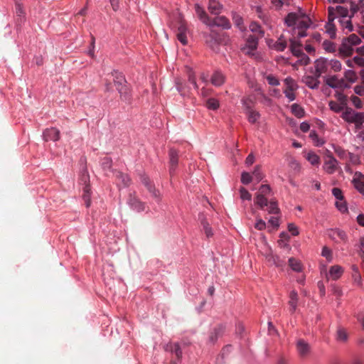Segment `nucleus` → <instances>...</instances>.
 Returning a JSON list of instances; mask_svg holds the SVG:
<instances>
[{
	"instance_id": "6e6552de",
	"label": "nucleus",
	"mask_w": 364,
	"mask_h": 364,
	"mask_svg": "<svg viewBox=\"0 0 364 364\" xmlns=\"http://www.w3.org/2000/svg\"><path fill=\"white\" fill-rule=\"evenodd\" d=\"M127 203L132 210L138 213L145 210V204L134 193H129Z\"/></svg>"
},
{
	"instance_id": "b1692460",
	"label": "nucleus",
	"mask_w": 364,
	"mask_h": 364,
	"mask_svg": "<svg viewBox=\"0 0 364 364\" xmlns=\"http://www.w3.org/2000/svg\"><path fill=\"white\" fill-rule=\"evenodd\" d=\"M142 183L147 188L148 191L152 194V196L158 198L159 196V191L156 190L154 185L151 184L149 178L146 176L141 177Z\"/></svg>"
},
{
	"instance_id": "f3484780",
	"label": "nucleus",
	"mask_w": 364,
	"mask_h": 364,
	"mask_svg": "<svg viewBox=\"0 0 364 364\" xmlns=\"http://www.w3.org/2000/svg\"><path fill=\"white\" fill-rule=\"evenodd\" d=\"M338 53L343 57L350 56L353 53V46L343 38L338 48Z\"/></svg>"
},
{
	"instance_id": "864d4df0",
	"label": "nucleus",
	"mask_w": 364,
	"mask_h": 364,
	"mask_svg": "<svg viewBox=\"0 0 364 364\" xmlns=\"http://www.w3.org/2000/svg\"><path fill=\"white\" fill-rule=\"evenodd\" d=\"M250 29L251 31L254 33H258V38L263 36L264 32L261 31L260 26L256 23H252L250 25Z\"/></svg>"
},
{
	"instance_id": "9b49d317",
	"label": "nucleus",
	"mask_w": 364,
	"mask_h": 364,
	"mask_svg": "<svg viewBox=\"0 0 364 364\" xmlns=\"http://www.w3.org/2000/svg\"><path fill=\"white\" fill-rule=\"evenodd\" d=\"M327 85L332 88H348L349 85L346 84L343 79H338L337 76H330L325 79Z\"/></svg>"
},
{
	"instance_id": "bb28decb",
	"label": "nucleus",
	"mask_w": 364,
	"mask_h": 364,
	"mask_svg": "<svg viewBox=\"0 0 364 364\" xmlns=\"http://www.w3.org/2000/svg\"><path fill=\"white\" fill-rule=\"evenodd\" d=\"M289 265L290 268L296 272H301L303 270V264L301 262L294 257H290L289 259Z\"/></svg>"
},
{
	"instance_id": "c85d7f7f",
	"label": "nucleus",
	"mask_w": 364,
	"mask_h": 364,
	"mask_svg": "<svg viewBox=\"0 0 364 364\" xmlns=\"http://www.w3.org/2000/svg\"><path fill=\"white\" fill-rule=\"evenodd\" d=\"M269 46L271 45L269 44ZM287 46V43L286 39L283 36H281L277 42L274 43L272 47L277 51H283Z\"/></svg>"
},
{
	"instance_id": "7c9ffc66",
	"label": "nucleus",
	"mask_w": 364,
	"mask_h": 364,
	"mask_svg": "<svg viewBox=\"0 0 364 364\" xmlns=\"http://www.w3.org/2000/svg\"><path fill=\"white\" fill-rule=\"evenodd\" d=\"M247 114L248 115V121L252 124L256 123L260 117V114L258 112L252 109L247 110Z\"/></svg>"
},
{
	"instance_id": "393cba45",
	"label": "nucleus",
	"mask_w": 364,
	"mask_h": 364,
	"mask_svg": "<svg viewBox=\"0 0 364 364\" xmlns=\"http://www.w3.org/2000/svg\"><path fill=\"white\" fill-rule=\"evenodd\" d=\"M299 301L298 294L296 291L293 290L290 292L289 305L290 306V311L294 313Z\"/></svg>"
},
{
	"instance_id": "de8ad7c7",
	"label": "nucleus",
	"mask_w": 364,
	"mask_h": 364,
	"mask_svg": "<svg viewBox=\"0 0 364 364\" xmlns=\"http://www.w3.org/2000/svg\"><path fill=\"white\" fill-rule=\"evenodd\" d=\"M329 65H330L331 69L334 72H338V71L341 70V69H342L341 63L338 60H336V59L331 60L329 62Z\"/></svg>"
},
{
	"instance_id": "a18cd8bd",
	"label": "nucleus",
	"mask_w": 364,
	"mask_h": 364,
	"mask_svg": "<svg viewBox=\"0 0 364 364\" xmlns=\"http://www.w3.org/2000/svg\"><path fill=\"white\" fill-rule=\"evenodd\" d=\"M220 336V330L218 328L213 329L209 335L208 339L209 341L212 343H214L218 337Z\"/></svg>"
},
{
	"instance_id": "412c9836",
	"label": "nucleus",
	"mask_w": 364,
	"mask_h": 364,
	"mask_svg": "<svg viewBox=\"0 0 364 364\" xmlns=\"http://www.w3.org/2000/svg\"><path fill=\"white\" fill-rule=\"evenodd\" d=\"M296 349L301 357L306 356L310 352L309 345L304 340H299L296 342Z\"/></svg>"
},
{
	"instance_id": "7ed1b4c3",
	"label": "nucleus",
	"mask_w": 364,
	"mask_h": 364,
	"mask_svg": "<svg viewBox=\"0 0 364 364\" xmlns=\"http://www.w3.org/2000/svg\"><path fill=\"white\" fill-rule=\"evenodd\" d=\"M196 13L199 18L206 25L209 26H221L224 28H230V23L226 18L224 16L216 17L213 19H210L207 16L206 13L199 6H196Z\"/></svg>"
},
{
	"instance_id": "680f3d73",
	"label": "nucleus",
	"mask_w": 364,
	"mask_h": 364,
	"mask_svg": "<svg viewBox=\"0 0 364 364\" xmlns=\"http://www.w3.org/2000/svg\"><path fill=\"white\" fill-rule=\"evenodd\" d=\"M255 228L258 230H262L266 228V223L261 218H257L255 224Z\"/></svg>"
},
{
	"instance_id": "13d9d810",
	"label": "nucleus",
	"mask_w": 364,
	"mask_h": 364,
	"mask_svg": "<svg viewBox=\"0 0 364 364\" xmlns=\"http://www.w3.org/2000/svg\"><path fill=\"white\" fill-rule=\"evenodd\" d=\"M242 105L247 111L252 109L251 107L253 105V100L250 97L244 98L242 100Z\"/></svg>"
},
{
	"instance_id": "4be33fe9",
	"label": "nucleus",
	"mask_w": 364,
	"mask_h": 364,
	"mask_svg": "<svg viewBox=\"0 0 364 364\" xmlns=\"http://www.w3.org/2000/svg\"><path fill=\"white\" fill-rule=\"evenodd\" d=\"M343 273V269L339 265H333L331 267L328 272L329 279L337 280Z\"/></svg>"
},
{
	"instance_id": "6ab92c4d",
	"label": "nucleus",
	"mask_w": 364,
	"mask_h": 364,
	"mask_svg": "<svg viewBox=\"0 0 364 364\" xmlns=\"http://www.w3.org/2000/svg\"><path fill=\"white\" fill-rule=\"evenodd\" d=\"M355 188L364 195V175L360 173H355L353 179Z\"/></svg>"
},
{
	"instance_id": "0eeeda50",
	"label": "nucleus",
	"mask_w": 364,
	"mask_h": 364,
	"mask_svg": "<svg viewBox=\"0 0 364 364\" xmlns=\"http://www.w3.org/2000/svg\"><path fill=\"white\" fill-rule=\"evenodd\" d=\"M271 193V188L269 185H262L255 195V203L260 208L267 206L268 200L266 198L267 196Z\"/></svg>"
},
{
	"instance_id": "423d86ee",
	"label": "nucleus",
	"mask_w": 364,
	"mask_h": 364,
	"mask_svg": "<svg viewBox=\"0 0 364 364\" xmlns=\"http://www.w3.org/2000/svg\"><path fill=\"white\" fill-rule=\"evenodd\" d=\"M290 50L292 54L299 58L298 63L302 65H306L310 63V58L302 50V44L295 38H289Z\"/></svg>"
},
{
	"instance_id": "f257e3e1",
	"label": "nucleus",
	"mask_w": 364,
	"mask_h": 364,
	"mask_svg": "<svg viewBox=\"0 0 364 364\" xmlns=\"http://www.w3.org/2000/svg\"><path fill=\"white\" fill-rule=\"evenodd\" d=\"M204 38L207 46L215 53L220 52V46L226 45L228 42L227 36L213 31H211L208 34L205 33Z\"/></svg>"
},
{
	"instance_id": "a19ab883",
	"label": "nucleus",
	"mask_w": 364,
	"mask_h": 364,
	"mask_svg": "<svg viewBox=\"0 0 364 364\" xmlns=\"http://www.w3.org/2000/svg\"><path fill=\"white\" fill-rule=\"evenodd\" d=\"M337 339L340 341L345 342L348 339V333L343 328H339L337 330Z\"/></svg>"
},
{
	"instance_id": "cd10ccee",
	"label": "nucleus",
	"mask_w": 364,
	"mask_h": 364,
	"mask_svg": "<svg viewBox=\"0 0 364 364\" xmlns=\"http://www.w3.org/2000/svg\"><path fill=\"white\" fill-rule=\"evenodd\" d=\"M200 223L203 227V230L204 231L205 236L208 238L212 237L214 235L213 230L212 228L210 226L206 218H205L204 217H202L200 218Z\"/></svg>"
},
{
	"instance_id": "09e8293b",
	"label": "nucleus",
	"mask_w": 364,
	"mask_h": 364,
	"mask_svg": "<svg viewBox=\"0 0 364 364\" xmlns=\"http://www.w3.org/2000/svg\"><path fill=\"white\" fill-rule=\"evenodd\" d=\"M352 105L357 109H361L363 107V102L361 100L355 95H352L350 97Z\"/></svg>"
},
{
	"instance_id": "69168bd1",
	"label": "nucleus",
	"mask_w": 364,
	"mask_h": 364,
	"mask_svg": "<svg viewBox=\"0 0 364 364\" xmlns=\"http://www.w3.org/2000/svg\"><path fill=\"white\" fill-rule=\"evenodd\" d=\"M332 193L333 195L334 196V197L338 199V200H341V199H343V193H342V191L340 188H333L332 189Z\"/></svg>"
},
{
	"instance_id": "4c0bfd02",
	"label": "nucleus",
	"mask_w": 364,
	"mask_h": 364,
	"mask_svg": "<svg viewBox=\"0 0 364 364\" xmlns=\"http://www.w3.org/2000/svg\"><path fill=\"white\" fill-rule=\"evenodd\" d=\"M268 213L270 214H277L279 212L277 203L275 200L268 202Z\"/></svg>"
},
{
	"instance_id": "338daca9",
	"label": "nucleus",
	"mask_w": 364,
	"mask_h": 364,
	"mask_svg": "<svg viewBox=\"0 0 364 364\" xmlns=\"http://www.w3.org/2000/svg\"><path fill=\"white\" fill-rule=\"evenodd\" d=\"M288 230L294 235L296 236L299 235V232L298 228L293 223H289L288 225Z\"/></svg>"
},
{
	"instance_id": "a211bd4d",
	"label": "nucleus",
	"mask_w": 364,
	"mask_h": 364,
	"mask_svg": "<svg viewBox=\"0 0 364 364\" xmlns=\"http://www.w3.org/2000/svg\"><path fill=\"white\" fill-rule=\"evenodd\" d=\"M169 157H170V175L172 176L174 173V171L177 167L178 162V152L173 149H171L169 151Z\"/></svg>"
},
{
	"instance_id": "4468645a",
	"label": "nucleus",
	"mask_w": 364,
	"mask_h": 364,
	"mask_svg": "<svg viewBox=\"0 0 364 364\" xmlns=\"http://www.w3.org/2000/svg\"><path fill=\"white\" fill-rule=\"evenodd\" d=\"M329 237L336 242H345L347 240L346 234L344 231L339 229H333L329 230Z\"/></svg>"
},
{
	"instance_id": "5701e85b",
	"label": "nucleus",
	"mask_w": 364,
	"mask_h": 364,
	"mask_svg": "<svg viewBox=\"0 0 364 364\" xmlns=\"http://www.w3.org/2000/svg\"><path fill=\"white\" fill-rule=\"evenodd\" d=\"M225 77L224 75L220 72H215L210 77L212 85L216 87L221 86L225 82Z\"/></svg>"
},
{
	"instance_id": "ddd939ff",
	"label": "nucleus",
	"mask_w": 364,
	"mask_h": 364,
	"mask_svg": "<svg viewBox=\"0 0 364 364\" xmlns=\"http://www.w3.org/2000/svg\"><path fill=\"white\" fill-rule=\"evenodd\" d=\"M315 71L314 72L316 77H321V74L326 73L328 68V62L325 58L317 59L314 63Z\"/></svg>"
},
{
	"instance_id": "58836bf2",
	"label": "nucleus",
	"mask_w": 364,
	"mask_h": 364,
	"mask_svg": "<svg viewBox=\"0 0 364 364\" xmlns=\"http://www.w3.org/2000/svg\"><path fill=\"white\" fill-rule=\"evenodd\" d=\"M306 159L312 164V165H318L319 162H320V159H319V156L313 153V152H309L308 153L307 156H306Z\"/></svg>"
},
{
	"instance_id": "37998d69",
	"label": "nucleus",
	"mask_w": 364,
	"mask_h": 364,
	"mask_svg": "<svg viewBox=\"0 0 364 364\" xmlns=\"http://www.w3.org/2000/svg\"><path fill=\"white\" fill-rule=\"evenodd\" d=\"M323 48L325 50L333 53L336 51V45L329 41H324L323 43Z\"/></svg>"
},
{
	"instance_id": "473e14b6",
	"label": "nucleus",
	"mask_w": 364,
	"mask_h": 364,
	"mask_svg": "<svg viewBox=\"0 0 364 364\" xmlns=\"http://www.w3.org/2000/svg\"><path fill=\"white\" fill-rule=\"evenodd\" d=\"M206 106L209 109L216 110L220 106L219 101L215 98H209L206 101Z\"/></svg>"
},
{
	"instance_id": "79ce46f5",
	"label": "nucleus",
	"mask_w": 364,
	"mask_h": 364,
	"mask_svg": "<svg viewBox=\"0 0 364 364\" xmlns=\"http://www.w3.org/2000/svg\"><path fill=\"white\" fill-rule=\"evenodd\" d=\"M309 137L313 140L314 143L317 146H320L324 144V141L318 138V136L315 131L311 132Z\"/></svg>"
},
{
	"instance_id": "e433bc0d",
	"label": "nucleus",
	"mask_w": 364,
	"mask_h": 364,
	"mask_svg": "<svg viewBox=\"0 0 364 364\" xmlns=\"http://www.w3.org/2000/svg\"><path fill=\"white\" fill-rule=\"evenodd\" d=\"M329 107L332 111L338 113L341 112L344 109V107L346 108V106L334 101H330Z\"/></svg>"
},
{
	"instance_id": "f03ea898",
	"label": "nucleus",
	"mask_w": 364,
	"mask_h": 364,
	"mask_svg": "<svg viewBox=\"0 0 364 364\" xmlns=\"http://www.w3.org/2000/svg\"><path fill=\"white\" fill-rule=\"evenodd\" d=\"M288 26H296V29H307L311 24L310 18L304 14L290 13L285 18Z\"/></svg>"
},
{
	"instance_id": "f8f14e48",
	"label": "nucleus",
	"mask_w": 364,
	"mask_h": 364,
	"mask_svg": "<svg viewBox=\"0 0 364 364\" xmlns=\"http://www.w3.org/2000/svg\"><path fill=\"white\" fill-rule=\"evenodd\" d=\"M337 160L331 154H328L323 164L325 171L328 174H332L337 169Z\"/></svg>"
},
{
	"instance_id": "a878e982",
	"label": "nucleus",
	"mask_w": 364,
	"mask_h": 364,
	"mask_svg": "<svg viewBox=\"0 0 364 364\" xmlns=\"http://www.w3.org/2000/svg\"><path fill=\"white\" fill-rule=\"evenodd\" d=\"M222 7V5L217 0H209L208 10L212 14H219Z\"/></svg>"
},
{
	"instance_id": "aec40b11",
	"label": "nucleus",
	"mask_w": 364,
	"mask_h": 364,
	"mask_svg": "<svg viewBox=\"0 0 364 364\" xmlns=\"http://www.w3.org/2000/svg\"><path fill=\"white\" fill-rule=\"evenodd\" d=\"M114 176L118 186H122L124 187L129 186L131 179L127 174L116 171L114 172Z\"/></svg>"
},
{
	"instance_id": "1a4fd4ad",
	"label": "nucleus",
	"mask_w": 364,
	"mask_h": 364,
	"mask_svg": "<svg viewBox=\"0 0 364 364\" xmlns=\"http://www.w3.org/2000/svg\"><path fill=\"white\" fill-rule=\"evenodd\" d=\"M257 38L258 37L252 36L247 38L245 46L242 48L245 54L249 55H255V51L256 50L258 44Z\"/></svg>"
},
{
	"instance_id": "72a5a7b5",
	"label": "nucleus",
	"mask_w": 364,
	"mask_h": 364,
	"mask_svg": "<svg viewBox=\"0 0 364 364\" xmlns=\"http://www.w3.org/2000/svg\"><path fill=\"white\" fill-rule=\"evenodd\" d=\"M291 112L296 117L299 118L302 117L304 114L303 108L297 104H294L291 105Z\"/></svg>"
},
{
	"instance_id": "3c124183",
	"label": "nucleus",
	"mask_w": 364,
	"mask_h": 364,
	"mask_svg": "<svg viewBox=\"0 0 364 364\" xmlns=\"http://www.w3.org/2000/svg\"><path fill=\"white\" fill-rule=\"evenodd\" d=\"M336 206L341 213H346L348 210L346 203L343 198L338 200L336 203Z\"/></svg>"
},
{
	"instance_id": "603ef678",
	"label": "nucleus",
	"mask_w": 364,
	"mask_h": 364,
	"mask_svg": "<svg viewBox=\"0 0 364 364\" xmlns=\"http://www.w3.org/2000/svg\"><path fill=\"white\" fill-rule=\"evenodd\" d=\"M252 175H253V177L255 178V179L257 181V182H259L260 181L262 180L263 178V174L260 170V168L259 166H257L253 172H252Z\"/></svg>"
},
{
	"instance_id": "2f4dec72",
	"label": "nucleus",
	"mask_w": 364,
	"mask_h": 364,
	"mask_svg": "<svg viewBox=\"0 0 364 364\" xmlns=\"http://www.w3.org/2000/svg\"><path fill=\"white\" fill-rule=\"evenodd\" d=\"M344 77L349 82H351V83L355 82L357 80V79H358V77H357V75H356L355 72L353 71V70H346L344 73Z\"/></svg>"
},
{
	"instance_id": "e2e57ef3",
	"label": "nucleus",
	"mask_w": 364,
	"mask_h": 364,
	"mask_svg": "<svg viewBox=\"0 0 364 364\" xmlns=\"http://www.w3.org/2000/svg\"><path fill=\"white\" fill-rule=\"evenodd\" d=\"M336 14H338L339 15H341L343 17H346L348 14V9L346 8L343 7V6H338L336 8Z\"/></svg>"
},
{
	"instance_id": "052dcab7",
	"label": "nucleus",
	"mask_w": 364,
	"mask_h": 364,
	"mask_svg": "<svg viewBox=\"0 0 364 364\" xmlns=\"http://www.w3.org/2000/svg\"><path fill=\"white\" fill-rule=\"evenodd\" d=\"M186 70H187L188 75L189 82L193 84L194 88H196L197 85H196V80H195V76H194L191 69L190 68L187 67Z\"/></svg>"
},
{
	"instance_id": "c756f323",
	"label": "nucleus",
	"mask_w": 364,
	"mask_h": 364,
	"mask_svg": "<svg viewBox=\"0 0 364 364\" xmlns=\"http://www.w3.org/2000/svg\"><path fill=\"white\" fill-rule=\"evenodd\" d=\"M306 29H296V28H293L291 31V37L290 38H295L300 41L299 39L306 36Z\"/></svg>"
},
{
	"instance_id": "5fc2aeb1",
	"label": "nucleus",
	"mask_w": 364,
	"mask_h": 364,
	"mask_svg": "<svg viewBox=\"0 0 364 364\" xmlns=\"http://www.w3.org/2000/svg\"><path fill=\"white\" fill-rule=\"evenodd\" d=\"M321 255L326 257L328 262H331L333 259L332 251L326 246L322 249Z\"/></svg>"
},
{
	"instance_id": "dca6fc26",
	"label": "nucleus",
	"mask_w": 364,
	"mask_h": 364,
	"mask_svg": "<svg viewBox=\"0 0 364 364\" xmlns=\"http://www.w3.org/2000/svg\"><path fill=\"white\" fill-rule=\"evenodd\" d=\"M43 139L45 141H56L60 139V131L56 128L46 129L43 132Z\"/></svg>"
},
{
	"instance_id": "2eb2a0df",
	"label": "nucleus",
	"mask_w": 364,
	"mask_h": 364,
	"mask_svg": "<svg viewBox=\"0 0 364 364\" xmlns=\"http://www.w3.org/2000/svg\"><path fill=\"white\" fill-rule=\"evenodd\" d=\"M320 77H316L314 73V75H304L302 77V82L311 89H317L319 86L320 81L318 80Z\"/></svg>"
},
{
	"instance_id": "39448f33",
	"label": "nucleus",
	"mask_w": 364,
	"mask_h": 364,
	"mask_svg": "<svg viewBox=\"0 0 364 364\" xmlns=\"http://www.w3.org/2000/svg\"><path fill=\"white\" fill-rule=\"evenodd\" d=\"M341 117L348 123H353L356 129H360L364 123V113L355 112L348 107H346Z\"/></svg>"
},
{
	"instance_id": "c03bdc74",
	"label": "nucleus",
	"mask_w": 364,
	"mask_h": 364,
	"mask_svg": "<svg viewBox=\"0 0 364 364\" xmlns=\"http://www.w3.org/2000/svg\"><path fill=\"white\" fill-rule=\"evenodd\" d=\"M326 32L329 34L331 38H335L336 36V28L333 23V21H328L326 25Z\"/></svg>"
},
{
	"instance_id": "20e7f679",
	"label": "nucleus",
	"mask_w": 364,
	"mask_h": 364,
	"mask_svg": "<svg viewBox=\"0 0 364 364\" xmlns=\"http://www.w3.org/2000/svg\"><path fill=\"white\" fill-rule=\"evenodd\" d=\"M112 75L114 77V83L119 93L121 100L129 101L130 100L129 89L127 85L125 77L117 71H113Z\"/></svg>"
},
{
	"instance_id": "774afa93",
	"label": "nucleus",
	"mask_w": 364,
	"mask_h": 364,
	"mask_svg": "<svg viewBox=\"0 0 364 364\" xmlns=\"http://www.w3.org/2000/svg\"><path fill=\"white\" fill-rule=\"evenodd\" d=\"M354 92L359 96H364V87L362 85H356L353 88Z\"/></svg>"
},
{
	"instance_id": "bf43d9fd",
	"label": "nucleus",
	"mask_w": 364,
	"mask_h": 364,
	"mask_svg": "<svg viewBox=\"0 0 364 364\" xmlns=\"http://www.w3.org/2000/svg\"><path fill=\"white\" fill-rule=\"evenodd\" d=\"M296 90H291V89H285L284 90V93L285 96L288 98L289 101H293L295 100V94L294 91Z\"/></svg>"
},
{
	"instance_id": "0e129e2a",
	"label": "nucleus",
	"mask_w": 364,
	"mask_h": 364,
	"mask_svg": "<svg viewBox=\"0 0 364 364\" xmlns=\"http://www.w3.org/2000/svg\"><path fill=\"white\" fill-rule=\"evenodd\" d=\"M343 28L347 29L348 31H353V25L350 19L341 21Z\"/></svg>"
},
{
	"instance_id": "9d476101",
	"label": "nucleus",
	"mask_w": 364,
	"mask_h": 364,
	"mask_svg": "<svg viewBox=\"0 0 364 364\" xmlns=\"http://www.w3.org/2000/svg\"><path fill=\"white\" fill-rule=\"evenodd\" d=\"M262 254L271 264L277 267H282L284 266V261L281 259L279 256L273 255L271 248H269L264 252H262Z\"/></svg>"
},
{
	"instance_id": "4d7b16f0",
	"label": "nucleus",
	"mask_w": 364,
	"mask_h": 364,
	"mask_svg": "<svg viewBox=\"0 0 364 364\" xmlns=\"http://www.w3.org/2000/svg\"><path fill=\"white\" fill-rule=\"evenodd\" d=\"M83 198L85 202L86 206L89 207L90 205V188L87 186L84 190Z\"/></svg>"
},
{
	"instance_id": "ea45409f",
	"label": "nucleus",
	"mask_w": 364,
	"mask_h": 364,
	"mask_svg": "<svg viewBox=\"0 0 364 364\" xmlns=\"http://www.w3.org/2000/svg\"><path fill=\"white\" fill-rule=\"evenodd\" d=\"M289 166L294 170L299 171L301 166L299 163L292 156H288Z\"/></svg>"
},
{
	"instance_id": "49530a36",
	"label": "nucleus",
	"mask_w": 364,
	"mask_h": 364,
	"mask_svg": "<svg viewBox=\"0 0 364 364\" xmlns=\"http://www.w3.org/2000/svg\"><path fill=\"white\" fill-rule=\"evenodd\" d=\"M284 84L287 87L286 89L296 90L298 88L297 84L289 77L284 80Z\"/></svg>"
},
{
	"instance_id": "f704fd0d",
	"label": "nucleus",
	"mask_w": 364,
	"mask_h": 364,
	"mask_svg": "<svg viewBox=\"0 0 364 364\" xmlns=\"http://www.w3.org/2000/svg\"><path fill=\"white\" fill-rule=\"evenodd\" d=\"M264 78L266 79L269 85L272 86H277L279 85V80L272 74H264Z\"/></svg>"
},
{
	"instance_id": "c9c22d12",
	"label": "nucleus",
	"mask_w": 364,
	"mask_h": 364,
	"mask_svg": "<svg viewBox=\"0 0 364 364\" xmlns=\"http://www.w3.org/2000/svg\"><path fill=\"white\" fill-rule=\"evenodd\" d=\"M352 46L358 45L361 43V39L355 34H351L348 37L344 38Z\"/></svg>"
},
{
	"instance_id": "8fccbe9b",
	"label": "nucleus",
	"mask_w": 364,
	"mask_h": 364,
	"mask_svg": "<svg viewBox=\"0 0 364 364\" xmlns=\"http://www.w3.org/2000/svg\"><path fill=\"white\" fill-rule=\"evenodd\" d=\"M240 198L242 200H251L252 195L249 193V191L243 187L240 188Z\"/></svg>"
},
{
	"instance_id": "6e6d98bb",
	"label": "nucleus",
	"mask_w": 364,
	"mask_h": 364,
	"mask_svg": "<svg viewBox=\"0 0 364 364\" xmlns=\"http://www.w3.org/2000/svg\"><path fill=\"white\" fill-rule=\"evenodd\" d=\"M252 180V176L247 173V172H243L241 175V182L244 184H248L250 183Z\"/></svg>"
}]
</instances>
